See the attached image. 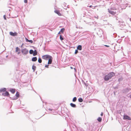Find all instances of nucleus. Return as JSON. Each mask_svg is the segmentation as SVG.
<instances>
[{"label": "nucleus", "mask_w": 131, "mask_h": 131, "mask_svg": "<svg viewBox=\"0 0 131 131\" xmlns=\"http://www.w3.org/2000/svg\"><path fill=\"white\" fill-rule=\"evenodd\" d=\"M115 73L113 72H111L108 73L107 75H106L104 78L105 80L107 81L115 75Z\"/></svg>", "instance_id": "f257e3e1"}, {"label": "nucleus", "mask_w": 131, "mask_h": 131, "mask_svg": "<svg viewBox=\"0 0 131 131\" xmlns=\"http://www.w3.org/2000/svg\"><path fill=\"white\" fill-rule=\"evenodd\" d=\"M115 8H116V7H112L110 9H108V12L110 13L113 15H114L115 14H116L117 13V12H116V11H113L112 10H117V9H116Z\"/></svg>", "instance_id": "f03ea898"}, {"label": "nucleus", "mask_w": 131, "mask_h": 131, "mask_svg": "<svg viewBox=\"0 0 131 131\" xmlns=\"http://www.w3.org/2000/svg\"><path fill=\"white\" fill-rule=\"evenodd\" d=\"M126 6H127L125 4L122 3L121 5H120V6L119 7L118 6L117 8L116 7V8H115V9H117L118 10H120L121 9L125 8Z\"/></svg>", "instance_id": "7ed1b4c3"}, {"label": "nucleus", "mask_w": 131, "mask_h": 131, "mask_svg": "<svg viewBox=\"0 0 131 131\" xmlns=\"http://www.w3.org/2000/svg\"><path fill=\"white\" fill-rule=\"evenodd\" d=\"M21 52L23 55H25L28 54V53L29 51L27 49L24 48L21 49Z\"/></svg>", "instance_id": "20e7f679"}, {"label": "nucleus", "mask_w": 131, "mask_h": 131, "mask_svg": "<svg viewBox=\"0 0 131 131\" xmlns=\"http://www.w3.org/2000/svg\"><path fill=\"white\" fill-rule=\"evenodd\" d=\"M116 4L115 5V7H117L118 6H120V5H121L122 2L121 0H116L115 2Z\"/></svg>", "instance_id": "39448f33"}, {"label": "nucleus", "mask_w": 131, "mask_h": 131, "mask_svg": "<svg viewBox=\"0 0 131 131\" xmlns=\"http://www.w3.org/2000/svg\"><path fill=\"white\" fill-rule=\"evenodd\" d=\"M97 34L100 36H102L103 34V31L102 30L100 29H97Z\"/></svg>", "instance_id": "423d86ee"}, {"label": "nucleus", "mask_w": 131, "mask_h": 131, "mask_svg": "<svg viewBox=\"0 0 131 131\" xmlns=\"http://www.w3.org/2000/svg\"><path fill=\"white\" fill-rule=\"evenodd\" d=\"M51 56L48 55H45L42 56V59L45 60H48Z\"/></svg>", "instance_id": "0eeeda50"}, {"label": "nucleus", "mask_w": 131, "mask_h": 131, "mask_svg": "<svg viewBox=\"0 0 131 131\" xmlns=\"http://www.w3.org/2000/svg\"><path fill=\"white\" fill-rule=\"evenodd\" d=\"M9 34L10 35L13 36H16L18 35L17 33L16 32H15L14 33L12 32H9Z\"/></svg>", "instance_id": "6e6552de"}, {"label": "nucleus", "mask_w": 131, "mask_h": 131, "mask_svg": "<svg viewBox=\"0 0 131 131\" xmlns=\"http://www.w3.org/2000/svg\"><path fill=\"white\" fill-rule=\"evenodd\" d=\"M123 119L125 120L128 119L130 120L131 119V118L129 116L127 115H125L123 116Z\"/></svg>", "instance_id": "1a4fd4ad"}, {"label": "nucleus", "mask_w": 131, "mask_h": 131, "mask_svg": "<svg viewBox=\"0 0 131 131\" xmlns=\"http://www.w3.org/2000/svg\"><path fill=\"white\" fill-rule=\"evenodd\" d=\"M52 59L53 58L51 56L48 59V64H51V63L52 62Z\"/></svg>", "instance_id": "9d476101"}, {"label": "nucleus", "mask_w": 131, "mask_h": 131, "mask_svg": "<svg viewBox=\"0 0 131 131\" xmlns=\"http://www.w3.org/2000/svg\"><path fill=\"white\" fill-rule=\"evenodd\" d=\"M66 5L67 4L65 3H64L62 6L63 8L66 9L67 8H69V6L68 5H67V6H66Z\"/></svg>", "instance_id": "9b49d317"}, {"label": "nucleus", "mask_w": 131, "mask_h": 131, "mask_svg": "<svg viewBox=\"0 0 131 131\" xmlns=\"http://www.w3.org/2000/svg\"><path fill=\"white\" fill-rule=\"evenodd\" d=\"M9 94L8 93V92L7 91H6L5 92L3 93L2 94V95L3 96H8L9 95Z\"/></svg>", "instance_id": "f8f14e48"}, {"label": "nucleus", "mask_w": 131, "mask_h": 131, "mask_svg": "<svg viewBox=\"0 0 131 131\" xmlns=\"http://www.w3.org/2000/svg\"><path fill=\"white\" fill-rule=\"evenodd\" d=\"M6 89L5 88H2L0 89V92H5L6 91Z\"/></svg>", "instance_id": "ddd939ff"}, {"label": "nucleus", "mask_w": 131, "mask_h": 131, "mask_svg": "<svg viewBox=\"0 0 131 131\" xmlns=\"http://www.w3.org/2000/svg\"><path fill=\"white\" fill-rule=\"evenodd\" d=\"M82 49V47L81 45H79L77 47V49L80 50H81Z\"/></svg>", "instance_id": "4468645a"}, {"label": "nucleus", "mask_w": 131, "mask_h": 131, "mask_svg": "<svg viewBox=\"0 0 131 131\" xmlns=\"http://www.w3.org/2000/svg\"><path fill=\"white\" fill-rule=\"evenodd\" d=\"M10 91L13 93L14 94L15 92V89L11 88L10 89Z\"/></svg>", "instance_id": "2eb2a0df"}, {"label": "nucleus", "mask_w": 131, "mask_h": 131, "mask_svg": "<svg viewBox=\"0 0 131 131\" xmlns=\"http://www.w3.org/2000/svg\"><path fill=\"white\" fill-rule=\"evenodd\" d=\"M37 60V58L36 57H33L32 59V61H36Z\"/></svg>", "instance_id": "dca6fc26"}, {"label": "nucleus", "mask_w": 131, "mask_h": 131, "mask_svg": "<svg viewBox=\"0 0 131 131\" xmlns=\"http://www.w3.org/2000/svg\"><path fill=\"white\" fill-rule=\"evenodd\" d=\"M54 12L55 13L58 14L60 16L61 15V14L58 10H55Z\"/></svg>", "instance_id": "f3484780"}, {"label": "nucleus", "mask_w": 131, "mask_h": 131, "mask_svg": "<svg viewBox=\"0 0 131 131\" xmlns=\"http://www.w3.org/2000/svg\"><path fill=\"white\" fill-rule=\"evenodd\" d=\"M34 52H33V55L34 56H35L37 55V51L36 50H35L34 51Z\"/></svg>", "instance_id": "a211bd4d"}, {"label": "nucleus", "mask_w": 131, "mask_h": 131, "mask_svg": "<svg viewBox=\"0 0 131 131\" xmlns=\"http://www.w3.org/2000/svg\"><path fill=\"white\" fill-rule=\"evenodd\" d=\"M70 105L71 106L73 107H76V105L73 103H71L70 104Z\"/></svg>", "instance_id": "6ab92c4d"}, {"label": "nucleus", "mask_w": 131, "mask_h": 131, "mask_svg": "<svg viewBox=\"0 0 131 131\" xmlns=\"http://www.w3.org/2000/svg\"><path fill=\"white\" fill-rule=\"evenodd\" d=\"M130 90V89L129 88H127L126 89H125L124 90L126 92H127L129 91Z\"/></svg>", "instance_id": "aec40b11"}, {"label": "nucleus", "mask_w": 131, "mask_h": 131, "mask_svg": "<svg viewBox=\"0 0 131 131\" xmlns=\"http://www.w3.org/2000/svg\"><path fill=\"white\" fill-rule=\"evenodd\" d=\"M20 49H19V48L18 47L16 48L15 52H17L20 51Z\"/></svg>", "instance_id": "412c9836"}, {"label": "nucleus", "mask_w": 131, "mask_h": 131, "mask_svg": "<svg viewBox=\"0 0 131 131\" xmlns=\"http://www.w3.org/2000/svg\"><path fill=\"white\" fill-rule=\"evenodd\" d=\"M32 69L33 70V71L34 72L36 69V67L35 66L33 65L32 66Z\"/></svg>", "instance_id": "4be33fe9"}, {"label": "nucleus", "mask_w": 131, "mask_h": 131, "mask_svg": "<svg viewBox=\"0 0 131 131\" xmlns=\"http://www.w3.org/2000/svg\"><path fill=\"white\" fill-rule=\"evenodd\" d=\"M15 95L16 96V97H17V98H18L19 96V94L18 92H16Z\"/></svg>", "instance_id": "5701e85b"}, {"label": "nucleus", "mask_w": 131, "mask_h": 131, "mask_svg": "<svg viewBox=\"0 0 131 131\" xmlns=\"http://www.w3.org/2000/svg\"><path fill=\"white\" fill-rule=\"evenodd\" d=\"M78 101L79 102H81L83 101V100L80 97L79 98Z\"/></svg>", "instance_id": "b1692460"}, {"label": "nucleus", "mask_w": 131, "mask_h": 131, "mask_svg": "<svg viewBox=\"0 0 131 131\" xmlns=\"http://www.w3.org/2000/svg\"><path fill=\"white\" fill-rule=\"evenodd\" d=\"M38 62L40 63H41L42 62V60L40 58H39L38 59Z\"/></svg>", "instance_id": "393cba45"}, {"label": "nucleus", "mask_w": 131, "mask_h": 131, "mask_svg": "<svg viewBox=\"0 0 131 131\" xmlns=\"http://www.w3.org/2000/svg\"><path fill=\"white\" fill-rule=\"evenodd\" d=\"M98 121L99 122H101L102 121V118L100 117H99L97 119Z\"/></svg>", "instance_id": "a878e982"}, {"label": "nucleus", "mask_w": 131, "mask_h": 131, "mask_svg": "<svg viewBox=\"0 0 131 131\" xmlns=\"http://www.w3.org/2000/svg\"><path fill=\"white\" fill-rule=\"evenodd\" d=\"M64 30L65 29L64 28H62L61 29L60 31L62 33L64 32Z\"/></svg>", "instance_id": "bb28decb"}, {"label": "nucleus", "mask_w": 131, "mask_h": 131, "mask_svg": "<svg viewBox=\"0 0 131 131\" xmlns=\"http://www.w3.org/2000/svg\"><path fill=\"white\" fill-rule=\"evenodd\" d=\"M34 52L33 50H32L31 49L30 50L29 52L30 54H32V53L33 54Z\"/></svg>", "instance_id": "cd10ccee"}, {"label": "nucleus", "mask_w": 131, "mask_h": 131, "mask_svg": "<svg viewBox=\"0 0 131 131\" xmlns=\"http://www.w3.org/2000/svg\"><path fill=\"white\" fill-rule=\"evenodd\" d=\"M60 39L61 40H62L63 39V37H62V36L61 35H60Z\"/></svg>", "instance_id": "c85d7f7f"}, {"label": "nucleus", "mask_w": 131, "mask_h": 131, "mask_svg": "<svg viewBox=\"0 0 131 131\" xmlns=\"http://www.w3.org/2000/svg\"><path fill=\"white\" fill-rule=\"evenodd\" d=\"M77 100V98L76 97H74L73 99V102H75Z\"/></svg>", "instance_id": "c756f323"}, {"label": "nucleus", "mask_w": 131, "mask_h": 131, "mask_svg": "<svg viewBox=\"0 0 131 131\" xmlns=\"http://www.w3.org/2000/svg\"><path fill=\"white\" fill-rule=\"evenodd\" d=\"M97 6H93L92 5H90L89 7H92V8L93 9H94L95 8V7H97Z\"/></svg>", "instance_id": "7c9ffc66"}, {"label": "nucleus", "mask_w": 131, "mask_h": 131, "mask_svg": "<svg viewBox=\"0 0 131 131\" xmlns=\"http://www.w3.org/2000/svg\"><path fill=\"white\" fill-rule=\"evenodd\" d=\"M86 15L85 14V12H84V13H83V14H81L82 16H83V17H84L85 16V15Z\"/></svg>", "instance_id": "2f4dec72"}, {"label": "nucleus", "mask_w": 131, "mask_h": 131, "mask_svg": "<svg viewBox=\"0 0 131 131\" xmlns=\"http://www.w3.org/2000/svg\"><path fill=\"white\" fill-rule=\"evenodd\" d=\"M17 97H13V98L12 99H11L13 100H16V99H17Z\"/></svg>", "instance_id": "473e14b6"}, {"label": "nucleus", "mask_w": 131, "mask_h": 131, "mask_svg": "<svg viewBox=\"0 0 131 131\" xmlns=\"http://www.w3.org/2000/svg\"><path fill=\"white\" fill-rule=\"evenodd\" d=\"M78 52V49H76L75 50L74 53L75 54H77V53Z\"/></svg>", "instance_id": "72a5a7b5"}, {"label": "nucleus", "mask_w": 131, "mask_h": 131, "mask_svg": "<svg viewBox=\"0 0 131 131\" xmlns=\"http://www.w3.org/2000/svg\"><path fill=\"white\" fill-rule=\"evenodd\" d=\"M47 110H48L49 111H51L53 110L52 109H51L50 108H47Z\"/></svg>", "instance_id": "f704fd0d"}, {"label": "nucleus", "mask_w": 131, "mask_h": 131, "mask_svg": "<svg viewBox=\"0 0 131 131\" xmlns=\"http://www.w3.org/2000/svg\"><path fill=\"white\" fill-rule=\"evenodd\" d=\"M3 17L4 19L6 20V16L5 15H4L3 16Z\"/></svg>", "instance_id": "c9c22d12"}, {"label": "nucleus", "mask_w": 131, "mask_h": 131, "mask_svg": "<svg viewBox=\"0 0 131 131\" xmlns=\"http://www.w3.org/2000/svg\"><path fill=\"white\" fill-rule=\"evenodd\" d=\"M28 42L32 43H33V41L31 40H29Z\"/></svg>", "instance_id": "e433bc0d"}, {"label": "nucleus", "mask_w": 131, "mask_h": 131, "mask_svg": "<svg viewBox=\"0 0 131 131\" xmlns=\"http://www.w3.org/2000/svg\"><path fill=\"white\" fill-rule=\"evenodd\" d=\"M25 40L26 42H28L29 40H28L26 38H25Z\"/></svg>", "instance_id": "4c0bfd02"}, {"label": "nucleus", "mask_w": 131, "mask_h": 131, "mask_svg": "<svg viewBox=\"0 0 131 131\" xmlns=\"http://www.w3.org/2000/svg\"><path fill=\"white\" fill-rule=\"evenodd\" d=\"M48 66H49V65L48 64V65H46L45 66V67H46V68H48Z\"/></svg>", "instance_id": "58836bf2"}, {"label": "nucleus", "mask_w": 131, "mask_h": 131, "mask_svg": "<svg viewBox=\"0 0 131 131\" xmlns=\"http://www.w3.org/2000/svg\"><path fill=\"white\" fill-rule=\"evenodd\" d=\"M24 2L25 3H27V0H24Z\"/></svg>", "instance_id": "ea45409f"}, {"label": "nucleus", "mask_w": 131, "mask_h": 131, "mask_svg": "<svg viewBox=\"0 0 131 131\" xmlns=\"http://www.w3.org/2000/svg\"><path fill=\"white\" fill-rule=\"evenodd\" d=\"M121 79L119 78L118 79V81H119V82H120L121 81Z\"/></svg>", "instance_id": "a19ab883"}, {"label": "nucleus", "mask_w": 131, "mask_h": 131, "mask_svg": "<svg viewBox=\"0 0 131 131\" xmlns=\"http://www.w3.org/2000/svg\"><path fill=\"white\" fill-rule=\"evenodd\" d=\"M20 53V51H19L18 52L17 54H19Z\"/></svg>", "instance_id": "79ce46f5"}, {"label": "nucleus", "mask_w": 131, "mask_h": 131, "mask_svg": "<svg viewBox=\"0 0 131 131\" xmlns=\"http://www.w3.org/2000/svg\"><path fill=\"white\" fill-rule=\"evenodd\" d=\"M104 46L107 47H109V46L107 45H105Z\"/></svg>", "instance_id": "37998d69"}, {"label": "nucleus", "mask_w": 131, "mask_h": 131, "mask_svg": "<svg viewBox=\"0 0 131 131\" xmlns=\"http://www.w3.org/2000/svg\"><path fill=\"white\" fill-rule=\"evenodd\" d=\"M58 34H61V32L60 31L58 33Z\"/></svg>", "instance_id": "c03bdc74"}, {"label": "nucleus", "mask_w": 131, "mask_h": 131, "mask_svg": "<svg viewBox=\"0 0 131 131\" xmlns=\"http://www.w3.org/2000/svg\"><path fill=\"white\" fill-rule=\"evenodd\" d=\"M95 17L96 18H97V19L98 18V16H97L96 17L95 16Z\"/></svg>", "instance_id": "a18cd8bd"}, {"label": "nucleus", "mask_w": 131, "mask_h": 131, "mask_svg": "<svg viewBox=\"0 0 131 131\" xmlns=\"http://www.w3.org/2000/svg\"><path fill=\"white\" fill-rule=\"evenodd\" d=\"M101 116H102L103 115V113L102 112L101 114Z\"/></svg>", "instance_id": "49530a36"}, {"label": "nucleus", "mask_w": 131, "mask_h": 131, "mask_svg": "<svg viewBox=\"0 0 131 131\" xmlns=\"http://www.w3.org/2000/svg\"><path fill=\"white\" fill-rule=\"evenodd\" d=\"M130 98H131V94H130Z\"/></svg>", "instance_id": "de8ad7c7"}, {"label": "nucleus", "mask_w": 131, "mask_h": 131, "mask_svg": "<svg viewBox=\"0 0 131 131\" xmlns=\"http://www.w3.org/2000/svg\"><path fill=\"white\" fill-rule=\"evenodd\" d=\"M129 20L131 21V18H129Z\"/></svg>", "instance_id": "09e8293b"}, {"label": "nucleus", "mask_w": 131, "mask_h": 131, "mask_svg": "<svg viewBox=\"0 0 131 131\" xmlns=\"http://www.w3.org/2000/svg\"><path fill=\"white\" fill-rule=\"evenodd\" d=\"M70 68L71 69H72L73 68L72 67H70Z\"/></svg>", "instance_id": "8fccbe9b"}, {"label": "nucleus", "mask_w": 131, "mask_h": 131, "mask_svg": "<svg viewBox=\"0 0 131 131\" xmlns=\"http://www.w3.org/2000/svg\"><path fill=\"white\" fill-rule=\"evenodd\" d=\"M74 69H75V68H74Z\"/></svg>", "instance_id": "3c124183"}, {"label": "nucleus", "mask_w": 131, "mask_h": 131, "mask_svg": "<svg viewBox=\"0 0 131 131\" xmlns=\"http://www.w3.org/2000/svg\"><path fill=\"white\" fill-rule=\"evenodd\" d=\"M7 56H7L6 57H7Z\"/></svg>", "instance_id": "603ef678"}]
</instances>
